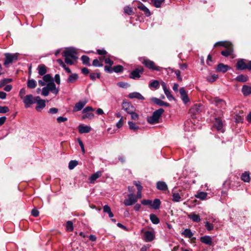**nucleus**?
<instances>
[{
  "label": "nucleus",
  "instance_id": "obj_1",
  "mask_svg": "<svg viewBox=\"0 0 251 251\" xmlns=\"http://www.w3.org/2000/svg\"><path fill=\"white\" fill-rule=\"evenodd\" d=\"M76 54V51L72 48L66 49L62 52V55L65 57V62L71 65L73 64Z\"/></svg>",
  "mask_w": 251,
  "mask_h": 251
},
{
  "label": "nucleus",
  "instance_id": "obj_2",
  "mask_svg": "<svg viewBox=\"0 0 251 251\" xmlns=\"http://www.w3.org/2000/svg\"><path fill=\"white\" fill-rule=\"evenodd\" d=\"M164 112V110L163 108H159L155 111L152 116L148 118L147 121L148 123L151 124H154L159 123V119Z\"/></svg>",
  "mask_w": 251,
  "mask_h": 251
},
{
  "label": "nucleus",
  "instance_id": "obj_3",
  "mask_svg": "<svg viewBox=\"0 0 251 251\" xmlns=\"http://www.w3.org/2000/svg\"><path fill=\"white\" fill-rule=\"evenodd\" d=\"M139 60L143 64L150 70H156L157 71H160L161 70V67L156 66L153 61L145 57H141Z\"/></svg>",
  "mask_w": 251,
  "mask_h": 251
},
{
  "label": "nucleus",
  "instance_id": "obj_4",
  "mask_svg": "<svg viewBox=\"0 0 251 251\" xmlns=\"http://www.w3.org/2000/svg\"><path fill=\"white\" fill-rule=\"evenodd\" d=\"M94 111L91 106H87L82 111L81 119L82 120L92 119L94 117V115L92 112Z\"/></svg>",
  "mask_w": 251,
  "mask_h": 251
},
{
  "label": "nucleus",
  "instance_id": "obj_5",
  "mask_svg": "<svg viewBox=\"0 0 251 251\" xmlns=\"http://www.w3.org/2000/svg\"><path fill=\"white\" fill-rule=\"evenodd\" d=\"M137 201V198L133 193L127 195V198L124 200V203L126 206H130Z\"/></svg>",
  "mask_w": 251,
  "mask_h": 251
},
{
  "label": "nucleus",
  "instance_id": "obj_6",
  "mask_svg": "<svg viewBox=\"0 0 251 251\" xmlns=\"http://www.w3.org/2000/svg\"><path fill=\"white\" fill-rule=\"evenodd\" d=\"M23 100L25 103V107L28 108L31 104L35 103V97L33 98V96L31 94L27 95L23 98Z\"/></svg>",
  "mask_w": 251,
  "mask_h": 251
},
{
  "label": "nucleus",
  "instance_id": "obj_7",
  "mask_svg": "<svg viewBox=\"0 0 251 251\" xmlns=\"http://www.w3.org/2000/svg\"><path fill=\"white\" fill-rule=\"evenodd\" d=\"M212 102L214 103L216 106L221 110L226 109V102L222 99H219L217 97L214 98L212 99Z\"/></svg>",
  "mask_w": 251,
  "mask_h": 251
},
{
  "label": "nucleus",
  "instance_id": "obj_8",
  "mask_svg": "<svg viewBox=\"0 0 251 251\" xmlns=\"http://www.w3.org/2000/svg\"><path fill=\"white\" fill-rule=\"evenodd\" d=\"M5 59L4 62V65L6 66L9 64L12 63L14 61L16 60L18 58L17 54L6 53L5 54Z\"/></svg>",
  "mask_w": 251,
  "mask_h": 251
},
{
  "label": "nucleus",
  "instance_id": "obj_9",
  "mask_svg": "<svg viewBox=\"0 0 251 251\" xmlns=\"http://www.w3.org/2000/svg\"><path fill=\"white\" fill-rule=\"evenodd\" d=\"M143 71V68L140 66L131 72L130 77L132 79L138 78L140 77V74H142Z\"/></svg>",
  "mask_w": 251,
  "mask_h": 251
},
{
  "label": "nucleus",
  "instance_id": "obj_10",
  "mask_svg": "<svg viewBox=\"0 0 251 251\" xmlns=\"http://www.w3.org/2000/svg\"><path fill=\"white\" fill-rule=\"evenodd\" d=\"M35 102L37 103L36 109L38 111H40L46 106L45 100L41 99L40 97L37 96L35 97Z\"/></svg>",
  "mask_w": 251,
  "mask_h": 251
},
{
  "label": "nucleus",
  "instance_id": "obj_11",
  "mask_svg": "<svg viewBox=\"0 0 251 251\" xmlns=\"http://www.w3.org/2000/svg\"><path fill=\"white\" fill-rule=\"evenodd\" d=\"M122 107L128 114L132 113L133 111H135V108L130 102L124 101L122 103Z\"/></svg>",
  "mask_w": 251,
  "mask_h": 251
},
{
  "label": "nucleus",
  "instance_id": "obj_12",
  "mask_svg": "<svg viewBox=\"0 0 251 251\" xmlns=\"http://www.w3.org/2000/svg\"><path fill=\"white\" fill-rule=\"evenodd\" d=\"M155 237L154 233L151 231H146L144 232L143 239L146 242L152 241Z\"/></svg>",
  "mask_w": 251,
  "mask_h": 251
},
{
  "label": "nucleus",
  "instance_id": "obj_13",
  "mask_svg": "<svg viewBox=\"0 0 251 251\" xmlns=\"http://www.w3.org/2000/svg\"><path fill=\"white\" fill-rule=\"evenodd\" d=\"M202 110V105L201 103L194 104L190 109V112L193 114H197L200 113Z\"/></svg>",
  "mask_w": 251,
  "mask_h": 251
},
{
  "label": "nucleus",
  "instance_id": "obj_14",
  "mask_svg": "<svg viewBox=\"0 0 251 251\" xmlns=\"http://www.w3.org/2000/svg\"><path fill=\"white\" fill-rule=\"evenodd\" d=\"M47 87L50 91L53 94L57 95L58 93L59 90L56 87L55 84L53 81L49 82L47 83Z\"/></svg>",
  "mask_w": 251,
  "mask_h": 251
},
{
  "label": "nucleus",
  "instance_id": "obj_15",
  "mask_svg": "<svg viewBox=\"0 0 251 251\" xmlns=\"http://www.w3.org/2000/svg\"><path fill=\"white\" fill-rule=\"evenodd\" d=\"M226 49L221 52V54L226 57L232 54L233 52V47L232 45L230 43L228 47H225Z\"/></svg>",
  "mask_w": 251,
  "mask_h": 251
},
{
  "label": "nucleus",
  "instance_id": "obj_16",
  "mask_svg": "<svg viewBox=\"0 0 251 251\" xmlns=\"http://www.w3.org/2000/svg\"><path fill=\"white\" fill-rule=\"evenodd\" d=\"M230 69V68L229 66L225 65L223 63H220L218 65L216 70L218 72L224 73Z\"/></svg>",
  "mask_w": 251,
  "mask_h": 251
},
{
  "label": "nucleus",
  "instance_id": "obj_17",
  "mask_svg": "<svg viewBox=\"0 0 251 251\" xmlns=\"http://www.w3.org/2000/svg\"><path fill=\"white\" fill-rule=\"evenodd\" d=\"M179 93L181 100L184 103H187L188 101H189V99L188 98L187 94L183 87H182L179 89Z\"/></svg>",
  "mask_w": 251,
  "mask_h": 251
},
{
  "label": "nucleus",
  "instance_id": "obj_18",
  "mask_svg": "<svg viewBox=\"0 0 251 251\" xmlns=\"http://www.w3.org/2000/svg\"><path fill=\"white\" fill-rule=\"evenodd\" d=\"M214 126L218 130L221 131L222 132H224V130L223 129V122L220 119H216L215 122L214 123Z\"/></svg>",
  "mask_w": 251,
  "mask_h": 251
},
{
  "label": "nucleus",
  "instance_id": "obj_19",
  "mask_svg": "<svg viewBox=\"0 0 251 251\" xmlns=\"http://www.w3.org/2000/svg\"><path fill=\"white\" fill-rule=\"evenodd\" d=\"M162 86L163 87V89L164 90V93L166 95L167 98L170 100H174V98L172 95L170 90L167 88L166 86V84L164 82L162 83Z\"/></svg>",
  "mask_w": 251,
  "mask_h": 251
},
{
  "label": "nucleus",
  "instance_id": "obj_20",
  "mask_svg": "<svg viewBox=\"0 0 251 251\" xmlns=\"http://www.w3.org/2000/svg\"><path fill=\"white\" fill-rule=\"evenodd\" d=\"M137 7L138 9L143 11L147 16L149 17L151 15V13L149 9L143 3H139L137 6Z\"/></svg>",
  "mask_w": 251,
  "mask_h": 251
},
{
  "label": "nucleus",
  "instance_id": "obj_21",
  "mask_svg": "<svg viewBox=\"0 0 251 251\" xmlns=\"http://www.w3.org/2000/svg\"><path fill=\"white\" fill-rule=\"evenodd\" d=\"M201 241L206 245H211L212 244V238L209 236H204L201 237Z\"/></svg>",
  "mask_w": 251,
  "mask_h": 251
},
{
  "label": "nucleus",
  "instance_id": "obj_22",
  "mask_svg": "<svg viewBox=\"0 0 251 251\" xmlns=\"http://www.w3.org/2000/svg\"><path fill=\"white\" fill-rule=\"evenodd\" d=\"M242 92L244 96H248L251 94V86L244 85L242 88Z\"/></svg>",
  "mask_w": 251,
  "mask_h": 251
},
{
  "label": "nucleus",
  "instance_id": "obj_23",
  "mask_svg": "<svg viewBox=\"0 0 251 251\" xmlns=\"http://www.w3.org/2000/svg\"><path fill=\"white\" fill-rule=\"evenodd\" d=\"M247 63L244 59L239 60L237 63V68L238 70H245L247 69Z\"/></svg>",
  "mask_w": 251,
  "mask_h": 251
},
{
  "label": "nucleus",
  "instance_id": "obj_24",
  "mask_svg": "<svg viewBox=\"0 0 251 251\" xmlns=\"http://www.w3.org/2000/svg\"><path fill=\"white\" fill-rule=\"evenodd\" d=\"M91 130L90 126H85L84 125H79V133H86L89 132Z\"/></svg>",
  "mask_w": 251,
  "mask_h": 251
},
{
  "label": "nucleus",
  "instance_id": "obj_25",
  "mask_svg": "<svg viewBox=\"0 0 251 251\" xmlns=\"http://www.w3.org/2000/svg\"><path fill=\"white\" fill-rule=\"evenodd\" d=\"M156 187L161 191H166L168 189L167 185L164 181H158L156 183Z\"/></svg>",
  "mask_w": 251,
  "mask_h": 251
},
{
  "label": "nucleus",
  "instance_id": "obj_26",
  "mask_svg": "<svg viewBox=\"0 0 251 251\" xmlns=\"http://www.w3.org/2000/svg\"><path fill=\"white\" fill-rule=\"evenodd\" d=\"M128 97L130 99H137L138 100H144V97L138 92L131 93L128 95Z\"/></svg>",
  "mask_w": 251,
  "mask_h": 251
},
{
  "label": "nucleus",
  "instance_id": "obj_27",
  "mask_svg": "<svg viewBox=\"0 0 251 251\" xmlns=\"http://www.w3.org/2000/svg\"><path fill=\"white\" fill-rule=\"evenodd\" d=\"M152 100L157 105L160 106H169L170 105L169 103L166 102H164L161 100L159 99H157L156 98H152Z\"/></svg>",
  "mask_w": 251,
  "mask_h": 251
},
{
  "label": "nucleus",
  "instance_id": "obj_28",
  "mask_svg": "<svg viewBox=\"0 0 251 251\" xmlns=\"http://www.w3.org/2000/svg\"><path fill=\"white\" fill-rule=\"evenodd\" d=\"M101 176V172H97L96 173L93 174L90 177V182L94 183L95 181Z\"/></svg>",
  "mask_w": 251,
  "mask_h": 251
},
{
  "label": "nucleus",
  "instance_id": "obj_29",
  "mask_svg": "<svg viewBox=\"0 0 251 251\" xmlns=\"http://www.w3.org/2000/svg\"><path fill=\"white\" fill-rule=\"evenodd\" d=\"M188 217L194 222L198 223L201 220L200 216L194 213L189 214L188 215Z\"/></svg>",
  "mask_w": 251,
  "mask_h": 251
},
{
  "label": "nucleus",
  "instance_id": "obj_30",
  "mask_svg": "<svg viewBox=\"0 0 251 251\" xmlns=\"http://www.w3.org/2000/svg\"><path fill=\"white\" fill-rule=\"evenodd\" d=\"M181 234L185 237L191 238L193 236V233L189 228L185 229L182 233Z\"/></svg>",
  "mask_w": 251,
  "mask_h": 251
},
{
  "label": "nucleus",
  "instance_id": "obj_31",
  "mask_svg": "<svg viewBox=\"0 0 251 251\" xmlns=\"http://www.w3.org/2000/svg\"><path fill=\"white\" fill-rule=\"evenodd\" d=\"M38 70L39 74L41 75H43L47 73L46 67L43 64L38 66Z\"/></svg>",
  "mask_w": 251,
  "mask_h": 251
},
{
  "label": "nucleus",
  "instance_id": "obj_32",
  "mask_svg": "<svg viewBox=\"0 0 251 251\" xmlns=\"http://www.w3.org/2000/svg\"><path fill=\"white\" fill-rule=\"evenodd\" d=\"M160 204V201L158 199H156L154 200L153 203L152 202L151 206L153 209H157L159 208Z\"/></svg>",
  "mask_w": 251,
  "mask_h": 251
},
{
  "label": "nucleus",
  "instance_id": "obj_33",
  "mask_svg": "<svg viewBox=\"0 0 251 251\" xmlns=\"http://www.w3.org/2000/svg\"><path fill=\"white\" fill-rule=\"evenodd\" d=\"M27 87L30 89L35 88L36 86V82L33 79H28L27 82Z\"/></svg>",
  "mask_w": 251,
  "mask_h": 251
},
{
  "label": "nucleus",
  "instance_id": "obj_34",
  "mask_svg": "<svg viewBox=\"0 0 251 251\" xmlns=\"http://www.w3.org/2000/svg\"><path fill=\"white\" fill-rule=\"evenodd\" d=\"M150 217V220L153 224H158L159 223L160 220L159 218L155 214H151Z\"/></svg>",
  "mask_w": 251,
  "mask_h": 251
},
{
  "label": "nucleus",
  "instance_id": "obj_35",
  "mask_svg": "<svg viewBox=\"0 0 251 251\" xmlns=\"http://www.w3.org/2000/svg\"><path fill=\"white\" fill-rule=\"evenodd\" d=\"M207 196V194L204 192H199L197 195H195V197L197 198L200 199L201 200H203L206 199Z\"/></svg>",
  "mask_w": 251,
  "mask_h": 251
},
{
  "label": "nucleus",
  "instance_id": "obj_36",
  "mask_svg": "<svg viewBox=\"0 0 251 251\" xmlns=\"http://www.w3.org/2000/svg\"><path fill=\"white\" fill-rule=\"evenodd\" d=\"M165 0H151V3L153 4V5L157 7H160L162 3L164 2Z\"/></svg>",
  "mask_w": 251,
  "mask_h": 251
},
{
  "label": "nucleus",
  "instance_id": "obj_37",
  "mask_svg": "<svg viewBox=\"0 0 251 251\" xmlns=\"http://www.w3.org/2000/svg\"><path fill=\"white\" fill-rule=\"evenodd\" d=\"M241 179L244 182H249L250 180L249 173L248 172L244 173L241 176Z\"/></svg>",
  "mask_w": 251,
  "mask_h": 251
},
{
  "label": "nucleus",
  "instance_id": "obj_38",
  "mask_svg": "<svg viewBox=\"0 0 251 251\" xmlns=\"http://www.w3.org/2000/svg\"><path fill=\"white\" fill-rule=\"evenodd\" d=\"M248 79V77L246 75H241L237 76L236 78V80L238 81L245 82Z\"/></svg>",
  "mask_w": 251,
  "mask_h": 251
},
{
  "label": "nucleus",
  "instance_id": "obj_39",
  "mask_svg": "<svg viewBox=\"0 0 251 251\" xmlns=\"http://www.w3.org/2000/svg\"><path fill=\"white\" fill-rule=\"evenodd\" d=\"M173 199L172 200L175 202H178L180 201L181 197L179 193L176 192H174L172 195Z\"/></svg>",
  "mask_w": 251,
  "mask_h": 251
},
{
  "label": "nucleus",
  "instance_id": "obj_40",
  "mask_svg": "<svg viewBox=\"0 0 251 251\" xmlns=\"http://www.w3.org/2000/svg\"><path fill=\"white\" fill-rule=\"evenodd\" d=\"M229 44H230V43L228 42H223V41L218 42L215 44L214 47H217V46H223L224 47H228L229 46Z\"/></svg>",
  "mask_w": 251,
  "mask_h": 251
},
{
  "label": "nucleus",
  "instance_id": "obj_41",
  "mask_svg": "<svg viewBox=\"0 0 251 251\" xmlns=\"http://www.w3.org/2000/svg\"><path fill=\"white\" fill-rule=\"evenodd\" d=\"M81 60L84 64L87 65L88 66H91L90 64V58L88 56L86 55H83L81 56Z\"/></svg>",
  "mask_w": 251,
  "mask_h": 251
},
{
  "label": "nucleus",
  "instance_id": "obj_42",
  "mask_svg": "<svg viewBox=\"0 0 251 251\" xmlns=\"http://www.w3.org/2000/svg\"><path fill=\"white\" fill-rule=\"evenodd\" d=\"M128 125L130 129L136 131L139 129V126L132 122L129 121L128 122Z\"/></svg>",
  "mask_w": 251,
  "mask_h": 251
},
{
  "label": "nucleus",
  "instance_id": "obj_43",
  "mask_svg": "<svg viewBox=\"0 0 251 251\" xmlns=\"http://www.w3.org/2000/svg\"><path fill=\"white\" fill-rule=\"evenodd\" d=\"M124 12L128 15H131L133 14V10L131 7L126 6L124 8Z\"/></svg>",
  "mask_w": 251,
  "mask_h": 251
},
{
  "label": "nucleus",
  "instance_id": "obj_44",
  "mask_svg": "<svg viewBox=\"0 0 251 251\" xmlns=\"http://www.w3.org/2000/svg\"><path fill=\"white\" fill-rule=\"evenodd\" d=\"M12 79L10 78H4L0 81V88L4 86L6 84L9 83L11 81Z\"/></svg>",
  "mask_w": 251,
  "mask_h": 251
},
{
  "label": "nucleus",
  "instance_id": "obj_45",
  "mask_svg": "<svg viewBox=\"0 0 251 251\" xmlns=\"http://www.w3.org/2000/svg\"><path fill=\"white\" fill-rule=\"evenodd\" d=\"M78 164V162L76 160H72L69 163V168L70 170L73 169L76 167Z\"/></svg>",
  "mask_w": 251,
  "mask_h": 251
},
{
  "label": "nucleus",
  "instance_id": "obj_46",
  "mask_svg": "<svg viewBox=\"0 0 251 251\" xmlns=\"http://www.w3.org/2000/svg\"><path fill=\"white\" fill-rule=\"evenodd\" d=\"M66 228L67 231H72L74 229L73 223L70 221H68L66 223Z\"/></svg>",
  "mask_w": 251,
  "mask_h": 251
},
{
  "label": "nucleus",
  "instance_id": "obj_47",
  "mask_svg": "<svg viewBox=\"0 0 251 251\" xmlns=\"http://www.w3.org/2000/svg\"><path fill=\"white\" fill-rule=\"evenodd\" d=\"M57 61L59 63V64L64 68V69L68 73H71V70L69 68L66 67L65 64L63 62V61L61 59H57Z\"/></svg>",
  "mask_w": 251,
  "mask_h": 251
},
{
  "label": "nucleus",
  "instance_id": "obj_48",
  "mask_svg": "<svg viewBox=\"0 0 251 251\" xmlns=\"http://www.w3.org/2000/svg\"><path fill=\"white\" fill-rule=\"evenodd\" d=\"M77 75L76 74L71 75L68 79V82L71 83L74 82L77 79Z\"/></svg>",
  "mask_w": 251,
  "mask_h": 251
},
{
  "label": "nucleus",
  "instance_id": "obj_49",
  "mask_svg": "<svg viewBox=\"0 0 251 251\" xmlns=\"http://www.w3.org/2000/svg\"><path fill=\"white\" fill-rule=\"evenodd\" d=\"M218 78V75L213 74L207 77V80L209 82H212L215 81Z\"/></svg>",
  "mask_w": 251,
  "mask_h": 251
},
{
  "label": "nucleus",
  "instance_id": "obj_50",
  "mask_svg": "<svg viewBox=\"0 0 251 251\" xmlns=\"http://www.w3.org/2000/svg\"><path fill=\"white\" fill-rule=\"evenodd\" d=\"M123 70V67L121 65H117L114 66L113 71L116 73L122 72Z\"/></svg>",
  "mask_w": 251,
  "mask_h": 251
},
{
  "label": "nucleus",
  "instance_id": "obj_51",
  "mask_svg": "<svg viewBox=\"0 0 251 251\" xmlns=\"http://www.w3.org/2000/svg\"><path fill=\"white\" fill-rule=\"evenodd\" d=\"M43 80L45 82L49 83V82L53 81L50 75L47 74L43 76Z\"/></svg>",
  "mask_w": 251,
  "mask_h": 251
},
{
  "label": "nucleus",
  "instance_id": "obj_52",
  "mask_svg": "<svg viewBox=\"0 0 251 251\" xmlns=\"http://www.w3.org/2000/svg\"><path fill=\"white\" fill-rule=\"evenodd\" d=\"M92 65L95 67H102L103 66L102 63L97 59L93 60Z\"/></svg>",
  "mask_w": 251,
  "mask_h": 251
},
{
  "label": "nucleus",
  "instance_id": "obj_53",
  "mask_svg": "<svg viewBox=\"0 0 251 251\" xmlns=\"http://www.w3.org/2000/svg\"><path fill=\"white\" fill-rule=\"evenodd\" d=\"M150 87L157 89L159 86V83L157 80H154L149 85Z\"/></svg>",
  "mask_w": 251,
  "mask_h": 251
},
{
  "label": "nucleus",
  "instance_id": "obj_54",
  "mask_svg": "<svg viewBox=\"0 0 251 251\" xmlns=\"http://www.w3.org/2000/svg\"><path fill=\"white\" fill-rule=\"evenodd\" d=\"M129 114L131 115V118L133 120H138L139 119V115L136 113L135 112V111H132V113H130Z\"/></svg>",
  "mask_w": 251,
  "mask_h": 251
},
{
  "label": "nucleus",
  "instance_id": "obj_55",
  "mask_svg": "<svg viewBox=\"0 0 251 251\" xmlns=\"http://www.w3.org/2000/svg\"><path fill=\"white\" fill-rule=\"evenodd\" d=\"M49 90L47 87H44L42 88V95L44 96H47L49 94Z\"/></svg>",
  "mask_w": 251,
  "mask_h": 251
},
{
  "label": "nucleus",
  "instance_id": "obj_56",
  "mask_svg": "<svg viewBox=\"0 0 251 251\" xmlns=\"http://www.w3.org/2000/svg\"><path fill=\"white\" fill-rule=\"evenodd\" d=\"M133 184L137 187V191H142L143 187L141 185V183L139 181H134Z\"/></svg>",
  "mask_w": 251,
  "mask_h": 251
},
{
  "label": "nucleus",
  "instance_id": "obj_57",
  "mask_svg": "<svg viewBox=\"0 0 251 251\" xmlns=\"http://www.w3.org/2000/svg\"><path fill=\"white\" fill-rule=\"evenodd\" d=\"M205 226L206 228L208 231H210V230H212L214 228L213 225L208 222H205Z\"/></svg>",
  "mask_w": 251,
  "mask_h": 251
},
{
  "label": "nucleus",
  "instance_id": "obj_58",
  "mask_svg": "<svg viewBox=\"0 0 251 251\" xmlns=\"http://www.w3.org/2000/svg\"><path fill=\"white\" fill-rule=\"evenodd\" d=\"M9 111V108L7 106H0V113H5Z\"/></svg>",
  "mask_w": 251,
  "mask_h": 251
},
{
  "label": "nucleus",
  "instance_id": "obj_59",
  "mask_svg": "<svg viewBox=\"0 0 251 251\" xmlns=\"http://www.w3.org/2000/svg\"><path fill=\"white\" fill-rule=\"evenodd\" d=\"M141 203L144 205H151L152 204V201L150 200H143L142 201Z\"/></svg>",
  "mask_w": 251,
  "mask_h": 251
},
{
  "label": "nucleus",
  "instance_id": "obj_60",
  "mask_svg": "<svg viewBox=\"0 0 251 251\" xmlns=\"http://www.w3.org/2000/svg\"><path fill=\"white\" fill-rule=\"evenodd\" d=\"M26 89L25 88H22L19 93V96L21 97V99H23V98L25 97L24 95L26 94Z\"/></svg>",
  "mask_w": 251,
  "mask_h": 251
},
{
  "label": "nucleus",
  "instance_id": "obj_61",
  "mask_svg": "<svg viewBox=\"0 0 251 251\" xmlns=\"http://www.w3.org/2000/svg\"><path fill=\"white\" fill-rule=\"evenodd\" d=\"M124 124V119L123 117H121L119 122L116 124V126L118 128H121Z\"/></svg>",
  "mask_w": 251,
  "mask_h": 251
},
{
  "label": "nucleus",
  "instance_id": "obj_62",
  "mask_svg": "<svg viewBox=\"0 0 251 251\" xmlns=\"http://www.w3.org/2000/svg\"><path fill=\"white\" fill-rule=\"evenodd\" d=\"M118 85L120 87L125 88L129 86V84L128 83L122 82H119L118 83Z\"/></svg>",
  "mask_w": 251,
  "mask_h": 251
},
{
  "label": "nucleus",
  "instance_id": "obj_63",
  "mask_svg": "<svg viewBox=\"0 0 251 251\" xmlns=\"http://www.w3.org/2000/svg\"><path fill=\"white\" fill-rule=\"evenodd\" d=\"M88 100H84L81 101H79V110H80L83 106L87 103Z\"/></svg>",
  "mask_w": 251,
  "mask_h": 251
},
{
  "label": "nucleus",
  "instance_id": "obj_64",
  "mask_svg": "<svg viewBox=\"0 0 251 251\" xmlns=\"http://www.w3.org/2000/svg\"><path fill=\"white\" fill-rule=\"evenodd\" d=\"M175 73L176 75L177 76V78L178 80L181 81H182V77L180 76V72L178 70H176L175 71Z\"/></svg>",
  "mask_w": 251,
  "mask_h": 251
}]
</instances>
